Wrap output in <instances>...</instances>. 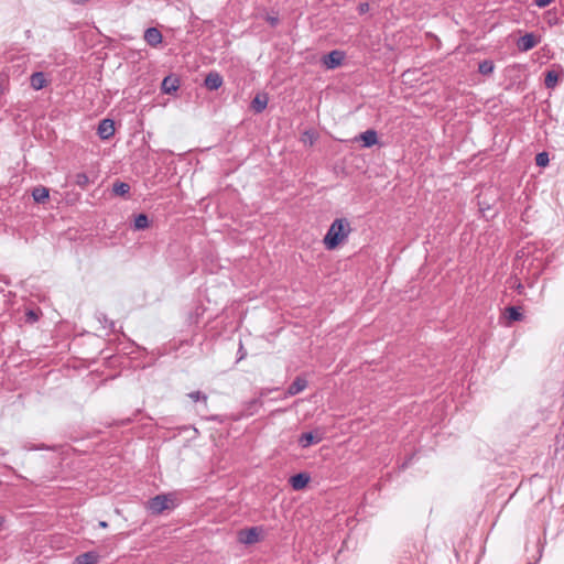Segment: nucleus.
I'll list each match as a JSON object with an SVG mask.
<instances>
[{
    "label": "nucleus",
    "instance_id": "nucleus-1",
    "mask_svg": "<svg viewBox=\"0 0 564 564\" xmlns=\"http://www.w3.org/2000/svg\"><path fill=\"white\" fill-rule=\"evenodd\" d=\"M351 231L350 223L346 218H336L329 226L323 242L327 250L336 249L347 239Z\"/></svg>",
    "mask_w": 564,
    "mask_h": 564
},
{
    "label": "nucleus",
    "instance_id": "nucleus-2",
    "mask_svg": "<svg viewBox=\"0 0 564 564\" xmlns=\"http://www.w3.org/2000/svg\"><path fill=\"white\" fill-rule=\"evenodd\" d=\"M172 502V499L167 495H158L153 498H151L148 502V509L153 514H160L163 511L170 509V503Z\"/></svg>",
    "mask_w": 564,
    "mask_h": 564
},
{
    "label": "nucleus",
    "instance_id": "nucleus-3",
    "mask_svg": "<svg viewBox=\"0 0 564 564\" xmlns=\"http://www.w3.org/2000/svg\"><path fill=\"white\" fill-rule=\"evenodd\" d=\"M262 530L258 527L240 530L238 533V540L243 544H254L260 540Z\"/></svg>",
    "mask_w": 564,
    "mask_h": 564
},
{
    "label": "nucleus",
    "instance_id": "nucleus-4",
    "mask_svg": "<svg viewBox=\"0 0 564 564\" xmlns=\"http://www.w3.org/2000/svg\"><path fill=\"white\" fill-rule=\"evenodd\" d=\"M324 433L317 429L314 432L303 433L299 438V444L303 448H307L313 444H317L323 440Z\"/></svg>",
    "mask_w": 564,
    "mask_h": 564
},
{
    "label": "nucleus",
    "instance_id": "nucleus-5",
    "mask_svg": "<svg viewBox=\"0 0 564 564\" xmlns=\"http://www.w3.org/2000/svg\"><path fill=\"white\" fill-rule=\"evenodd\" d=\"M97 133L100 139L107 140L115 133V122L111 119H102L97 128Z\"/></svg>",
    "mask_w": 564,
    "mask_h": 564
},
{
    "label": "nucleus",
    "instance_id": "nucleus-6",
    "mask_svg": "<svg viewBox=\"0 0 564 564\" xmlns=\"http://www.w3.org/2000/svg\"><path fill=\"white\" fill-rule=\"evenodd\" d=\"M344 59V53L340 51H332L327 55L324 56L323 63L326 68L334 69L341 65Z\"/></svg>",
    "mask_w": 564,
    "mask_h": 564
},
{
    "label": "nucleus",
    "instance_id": "nucleus-7",
    "mask_svg": "<svg viewBox=\"0 0 564 564\" xmlns=\"http://www.w3.org/2000/svg\"><path fill=\"white\" fill-rule=\"evenodd\" d=\"M162 33L156 28H149L144 32V41L152 47L162 43Z\"/></svg>",
    "mask_w": 564,
    "mask_h": 564
},
{
    "label": "nucleus",
    "instance_id": "nucleus-8",
    "mask_svg": "<svg viewBox=\"0 0 564 564\" xmlns=\"http://www.w3.org/2000/svg\"><path fill=\"white\" fill-rule=\"evenodd\" d=\"M224 80L221 75L218 72H209L205 77V87L209 90H217Z\"/></svg>",
    "mask_w": 564,
    "mask_h": 564
},
{
    "label": "nucleus",
    "instance_id": "nucleus-9",
    "mask_svg": "<svg viewBox=\"0 0 564 564\" xmlns=\"http://www.w3.org/2000/svg\"><path fill=\"white\" fill-rule=\"evenodd\" d=\"M306 387H307L306 379H304L302 377H296L294 379V381L289 386L285 395L286 397L296 395L300 392H302Z\"/></svg>",
    "mask_w": 564,
    "mask_h": 564
},
{
    "label": "nucleus",
    "instance_id": "nucleus-10",
    "mask_svg": "<svg viewBox=\"0 0 564 564\" xmlns=\"http://www.w3.org/2000/svg\"><path fill=\"white\" fill-rule=\"evenodd\" d=\"M536 45V39L532 33H527L518 41V47L522 52L530 51Z\"/></svg>",
    "mask_w": 564,
    "mask_h": 564
},
{
    "label": "nucleus",
    "instance_id": "nucleus-11",
    "mask_svg": "<svg viewBox=\"0 0 564 564\" xmlns=\"http://www.w3.org/2000/svg\"><path fill=\"white\" fill-rule=\"evenodd\" d=\"M310 481L308 475L304 473L296 474L290 478V484L294 490L303 489Z\"/></svg>",
    "mask_w": 564,
    "mask_h": 564
},
{
    "label": "nucleus",
    "instance_id": "nucleus-12",
    "mask_svg": "<svg viewBox=\"0 0 564 564\" xmlns=\"http://www.w3.org/2000/svg\"><path fill=\"white\" fill-rule=\"evenodd\" d=\"M180 87L178 79L172 76H166L162 82V91L165 94H173L175 93Z\"/></svg>",
    "mask_w": 564,
    "mask_h": 564
},
{
    "label": "nucleus",
    "instance_id": "nucleus-13",
    "mask_svg": "<svg viewBox=\"0 0 564 564\" xmlns=\"http://www.w3.org/2000/svg\"><path fill=\"white\" fill-rule=\"evenodd\" d=\"M99 555L96 552H85L76 556L74 564H97Z\"/></svg>",
    "mask_w": 564,
    "mask_h": 564
},
{
    "label": "nucleus",
    "instance_id": "nucleus-14",
    "mask_svg": "<svg viewBox=\"0 0 564 564\" xmlns=\"http://www.w3.org/2000/svg\"><path fill=\"white\" fill-rule=\"evenodd\" d=\"M31 87L35 90H40L46 86V78L44 73L35 72L31 75L30 78Z\"/></svg>",
    "mask_w": 564,
    "mask_h": 564
},
{
    "label": "nucleus",
    "instance_id": "nucleus-15",
    "mask_svg": "<svg viewBox=\"0 0 564 564\" xmlns=\"http://www.w3.org/2000/svg\"><path fill=\"white\" fill-rule=\"evenodd\" d=\"M262 406V401L260 399H253L247 402L242 410L243 416H251L258 412V410Z\"/></svg>",
    "mask_w": 564,
    "mask_h": 564
},
{
    "label": "nucleus",
    "instance_id": "nucleus-16",
    "mask_svg": "<svg viewBox=\"0 0 564 564\" xmlns=\"http://www.w3.org/2000/svg\"><path fill=\"white\" fill-rule=\"evenodd\" d=\"M360 140L365 148H370L378 142V135L375 130H367L360 134Z\"/></svg>",
    "mask_w": 564,
    "mask_h": 564
},
{
    "label": "nucleus",
    "instance_id": "nucleus-17",
    "mask_svg": "<svg viewBox=\"0 0 564 564\" xmlns=\"http://www.w3.org/2000/svg\"><path fill=\"white\" fill-rule=\"evenodd\" d=\"M267 105L268 98L265 96L257 95L251 101V108L258 113L262 112L267 108Z\"/></svg>",
    "mask_w": 564,
    "mask_h": 564
},
{
    "label": "nucleus",
    "instance_id": "nucleus-18",
    "mask_svg": "<svg viewBox=\"0 0 564 564\" xmlns=\"http://www.w3.org/2000/svg\"><path fill=\"white\" fill-rule=\"evenodd\" d=\"M48 189L44 186L34 187L32 191L33 199L36 203H43L46 198H48Z\"/></svg>",
    "mask_w": 564,
    "mask_h": 564
},
{
    "label": "nucleus",
    "instance_id": "nucleus-19",
    "mask_svg": "<svg viewBox=\"0 0 564 564\" xmlns=\"http://www.w3.org/2000/svg\"><path fill=\"white\" fill-rule=\"evenodd\" d=\"M149 227V218L145 214H139L134 218L133 228L135 230H144Z\"/></svg>",
    "mask_w": 564,
    "mask_h": 564
},
{
    "label": "nucleus",
    "instance_id": "nucleus-20",
    "mask_svg": "<svg viewBox=\"0 0 564 564\" xmlns=\"http://www.w3.org/2000/svg\"><path fill=\"white\" fill-rule=\"evenodd\" d=\"M558 82V75L554 70H549L545 75L544 85L546 88H554Z\"/></svg>",
    "mask_w": 564,
    "mask_h": 564
},
{
    "label": "nucleus",
    "instance_id": "nucleus-21",
    "mask_svg": "<svg viewBox=\"0 0 564 564\" xmlns=\"http://www.w3.org/2000/svg\"><path fill=\"white\" fill-rule=\"evenodd\" d=\"M506 315H507V318L510 321V322H517V321H520L522 318V314L521 312L519 311L518 307L516 306H509L506 308Z\"/></svg>",
    "mask_w": 564,
    "mask_h": 564
},
{
    "label": "nucleus",
    "instance_id": "nucleus-22",
    "mask_svg": "<svg viewBox=\"0 0 564 564\" xmlns=\"http://www.w3.org/2000/svg\"><path fill=\"white\" fill-rule=\"evenodd\" d=\"M494 63L491 61H482L478 65V70L482 75H489L494 72Z\"/></svg>",
    "mask_w": 564,
    "mask_h": 564
},
{
    "label": "nucleus",
    "instance_id": "nucleus-23",
    "mask_svg": "<svg viewBox=\"0 0 564 564\" xmlns=\"http://www.w3.org/2000/svg\"><path fill=\"white\" fill-rule=\"evenodd\" d=\"M130 191V185L123 182L115 183L113 184V193L123 196L128 194Z\"/></svg>",
    "mask_w": 564,
    "mask_h": 564
},
{
    "label": "nucleus",
    "instance_id": "nucleus-24",
    "mask_svg": "<svg viewBox=\"0 0 564 564\" xmlns=\"http://www.w3.org/2000/svg\"><path fill=\"white\" fill-rule=\"evenodd\" d=\"M75 182L76 184L80 187V188H85L88 183H89V177L87 176L86 173H78L76 174V177H75Z\"/></svg>",
    "mask_w": 564,
    "mask_h": 564
},
{
    "label": "nucleus",
    "instance_id": "nucleus-25",
    "mask_svg": "<svg viewBox=\"0 0 564 564\" xmlns=\"http://www.w3.org/2000/svg\"><path fill=\"white\" fill-rule=\"evenodd\" d=\"M188 397L195 402L202 401L205 405L207 404L208 398L206 394L202 393L200 391H193V392L188 393Z\"/></svg>",
    "mask_w": 564,
    "mask_h": 564
},
{
    "label": "nucleus",
    "instance_id": "nucleus-26",
    "mask_svg": "<svg viewBox=\"0 0 564 564\" xmlns=\"http://www.w3.org/2000/svg\"><path fill=\"white\" fill-rule=\"evenodd\" d=\"M536 165L539 166H545L549 163V155L546 152H542L536 154L535 156Z\"/></svg>",
    "mask_w": 564,
    "mask_h": 564
},
{
    "label": "nucleus",
    "instance_id": "nucleus-27",
    "mask_svg": "<svg viewBox=\"0 0 564 564\" xmlns=\"http://www.w3.org/2000/svg\"><path fill=\"white\" fill-rule=\"evenodd\" d=\"M25 316H26V321L30 323H35L39 319V314L33 310H29L26 312Z\"/></svg>",
    "mask_w": 564,
    "mask_h": 564
},
{
    "label": "nucleus",
    "instance_id": "nucleus-28",
    "mask_svg": "<svg viewBox=\"0 0 564 564\" xmlns=\"http://www.w3.org/2000/svg\"><path fill=\"white\" fill-rule=\"evenodd\" d=\"M357 9H358V12H359L360 14H365V13H367V12L369 11V3H367V2H361V3H359V6H358V8H357Z\"/></svg>",
    "mask_w": 564,
    "mask_h": 564
},
{
    "label": "nucleus",
    "instance_id": "nucleus-29",
    "mask_svg": "<svg viewBox=\"0 0 564 564\" xmlns=\"http://www.w3.org/2000/svg\"><path fill=\"white\" fill-rule=\"evenodd\" d=\"M553 0H534V3L539 7V8H544V7H547Z\"/></svg>",
    "mask_w": 564,
    "mask_h": 564
},
{
    "label": "nucleus",
    "instance_id": "nucleus-30",
    "mask_svg": "<svg viewBox=\"0 0 564 564\" xmlns=\"http://www.w3.org/2000/svg\"><path fill=\"white\" fill-rule=\"evenodd\" d=\"M267 21L270 23V25L275 26L279 23L278 17H268Z\"/></svg>",
    "mask_w": 564,
    "mask_h": 564
},
{
    "label": "nucleus",
    "instance_id": "nucleus-31",
    "mask_svg": "<svg viewBox=\"0 0 564 564\" xmlns=\"http://www.w3.org/2000/svg\"><path fill=\"white\" fill-rule=\"evenodd\" d=\"M99 527L101 528H107L108 527V523L106 521H100L99 522Z\"/></svg>",
    "mask_w": 564,
    "mask_h": 564
},
{
    "label": "nucleus",
    "instance_id": "nucleus-32",
    "mask_svg": "<svg viewBox=\"0 0 564 564\" xmlns=\"http://www.w3.org/2000/svg\"><path fill=\"white\" fill-rule=\"evenodd\" d=\"M3 522H4V519L0 517V527L2 525Z\"/></svg>",
    "mask_w": 564,
    "mask_h": 564
}]
</instances>
